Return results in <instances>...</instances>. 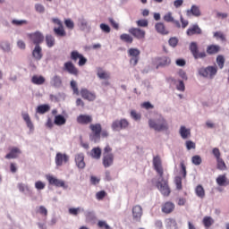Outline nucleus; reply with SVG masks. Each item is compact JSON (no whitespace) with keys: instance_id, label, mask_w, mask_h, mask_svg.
<instances>
[{"instance_id":"f257e3e1","label":"nucleus","mask_w":229,"mask_h":229,"mask_svg":"<svg viewBox=\"0 0 229 229\" xmlns=\"http://www.w3.org/2000/svg\"><path fill=\"white\" fill-rule=\"evenodd\" d=\"M153 167L161 178V181L157 182L158 191L165 196V198L169 197L171 194V188H169V182L166 179H164V167L162 166V159L160 158V156L153 157Z\"/></svg>"},{"instance_id":"f03ea898","label":"nucleus","mask_w":229,"mask_h":229,"mask_svg":"<svg viewBox=\"0 0 229 229\" xmlns=\"http://www.w3.org/2000/svg\"><path fill=\"white\" fill-rule=\"evenodd\" d=\"M149 128H152L156 131H167L169 130V124L164 116L158 115L157 120H148Z\"/></svg>"},{"instance_id":"7ed1b4c3","label":"nucleus","mask_w":229,"mask_h":229,"mask_svg":"<svg viewBox=\"0 0 229 229\" xmlns=\"http://www.w3.org/2000/svg\"><path fill=\"white\" fill-rule=\"evenodd\" d=\"M115 157L114 153H112V147L110 145H106L103 149V157H102V164L104 167L106 169L114 165V160Z\"/></svg>"},{"instance_id":"20e7f679","label":"nucleus","mask_w":229,"mask_h":229,"mask_svg":"<svg viewBox=\"0 0 229 229\" xmlns=\"http://www.w3.org/2000/svg\"><path fill=\"white\" fill-rule=\"evenodd\" d=\"M89 130L91 131L89 140L95 143L99 142L101 140V131L103 130L101 123H90Z\"/></svg>"},{"instance_id":"39448f33","label":"nucleus","mask_w":229,"mask_h":229,"mask_svg":"<svg viewBox=\"0 0 229 229\" xmlns=\"http://www.w3.org/2000/svg\"><path fill=\"white\" fill-rule=\"evenodd\" d=\"M199 76L203 78H209V80H213V78L217 74V66H208V67H201L199 69Z\"/></svg>"},{"instance_id":"423d86ee","label":"nucleus","mask_w":229,"mask_h":229,"mask_svg":"<svg viewBox=\"0 0 229 229\" xmlns=\"http://www.w3.org/2000/svg\"><path fill=\"white\" fill-rule=\"evenodd\" d=\"M190 51L195 60H199V58H207V52H199V49L198 48V43L196 42H191L190 44Z\"/></svg>"},{"instance_id":"0eeeda50","label":"nucleus","mask_w":229,"mask_h":229,"mask_svg":"<svg viewBox=\"0 0 229 229\" xmlns=\"http://www.w3.org/2000/svg\"><path fill=\"white\" fill-rule=\"evenodd\" d=\"M130 126V122L123 118L121 120H115L113 122L111 128L114 131H121V130H126Z\"/></svg>"},{"instance_id":"6e6552de","label":"nucleus","mask_w":229,"mask_h":229,"mask_svg":"<svg viewBox=\"0 0 229 229\" xmlns=\"http://www.w3.org/2000/svg\"><path fill=\"white\" fill-rule=\"evenodd\" d=\"M28 37L35 46H40V44H42L46 38L44 34H42L40 31L30 33L28 34Z\"/></svg>"},{"instance_id":"1a4fd4ad","label":"nucleus","mask_w":229,"mask_h":229,"mask_svg":"<svg viewBox=\"0 0 229 229\" xmlns=\"http://www.w3.org/2000/svg\"><path fill=\"white\" fill-rule=\"evenodd\" d=\"M128 55L131 57L130 59V64L133 66L137 65V64H139V58L140 56V50H139V48H130L128 50Z\"/></svg>"},{"instance_id":"9d476101","label":"nucleus","mask_w":229,"mask_h":229,"mask_svg":"<svg viewBox=\"0 0 229 229\" xmlns=\"http://www.w3.org/2000/svg\"><path fill=\"white\" fill-rule=\"evenodd\" d=\"M129 33L137 40H144L146 38V30L140 28H131L129 29Z\"/></svg>"},{"instance_id":"9b49d317","label":"nucleus","mask_w":229,"mask_h":229,"mask_svg":"<svg viewBox=\"0 0 229 229\" xmlns=\"http://www.w3.org/2000/svg\"><path fill=\"white\" fill-rule=\"evenodd\" d=\"M176 208V205L172 201H165L161 205V212L165 215L173 214L174 209Z\"/></svg>"},{"instance_id":"f8f14e48","label":"nucleus","mask_w":229,"mask_h":229,"mask_svg":"<svg viewBox=\"0 0 229 229\" xmlns=\"http://www.w3.org/2000/svg\"><path fill=\"white\" fill-rule=\"evenodd\" d=\"M64 71H66V72L72 74L73 76H78V74H80V71L71 61L64 63Z\"/></svg>"},{"instance_id":"ddd939ff","label":"nucleus","mask_w":229,"mask_h":229,"mask_svg":"<svg viewBox=\"0 0 229 229\" xmlns=\"http://www.w3.org/2000/svg\"><path fill=\"white\" fill-rule=\"evenodd\" d=\"M167 65H171V58L168 56L156 58V69H158L159 67H167Z\"/></svg>"},{"instance_id":"4468645a","label":"nucleus","mask_w":229,"mask_h":229,"mask_svg":"<svg viewBox=\"0 0 229 229\" xmlns=\"http://www.w3.org/2000/svg\"><path fill=\"white\" fill-rule=\"evenodd\" d=\"M81 96L87 101H96V93L91 92L85 88L81 89Z\"/></svg>"},{"instance_id":"2eb2a0df","label":"nucleus","mask_w":229,"mask_h":229,"mask_svg":"<svg viewBox=\"0 0 229 229\" xmlns=\"http://www.w3.org/2000/svg\"><path fill=\"white\" fill-rule=\"evenodd\" d=\"M47 180L50 183V185H55V187H63V189H65V182L56 179L53 175L47 176Z\"/></svg>"},{"instance_id":"dca6fc26","label":"nucleus","mask_w":229,"mask_h":229,"mask_svg":"<svg viewBox=\"0 0 229 229\" xmlns=\"http://www.w3.org/2000/svg\"><path fill=\"white\" fill-rule=\"evenodd\" d=\"M69 162V156L66 154H62L58 152L55 156V164L58 166L64 165V164H67Z\"/></svg>"},{"instance_id":"f3484780","label":"nucleus","mask_w":229,"mask_h":229,"mask_svg":"<svg viewBox=\"0 0 229 229\" xmlns=\"http://www.w3.org/2000/svg\"><path fill=\"white\" fill-rule=\"evenodd\" d=\"M92 121H93V118H92V115L90 114H80L77 117V123L79 124H84V125L90 124Z\"/></svg>"},{"instance_id":"a211bd4d","label":"nucleus","mask_w":229,"mask_h":229,"mask_svg":"<svg viewBox=\"0 0 229 229\" xmlns=\"http://www.w3.org/2000/svg\"><path fill=\"white\" fill-rule=\"evenodd\" d=\"M75 164L79 169H85V155L83 153L75 155Z\"/></svg>"},{"instance_id":"6ab92c4d","label":"nucleus","mask_w":229,"mask_h":229,"mask_svg":"<svg viewBox=\"0 0 229 229\" xmlns=\"http://www.w3.org/2000/svg\"><path fill=\"white\" fill-rule=\"evenodd\" d=\"M132 217L134 221H140L142 217V207L136 205L132 208Z\"/></svg>"},{"instance_id":"aec40b11","label":"nucleus","mask_w":229,"mask_h":229,"mask_svg":"<svg viewBox=\"0 0 229 229\" xmlns=\"http://www.w3.org/2000/svg\"><path fill=\"white\" fill-rule=\"evenodd\" d=\"M155 30L159 35H169V30L165 27L164 22H157L155 24Z\"/></svg>"},{"instance_id":"412c9836","label":"nucleus","mask_w":229,"mask_h":229,"mask_svg":"<svg viewBox=\"0 0 229 229\" xmlns=\"http://www.w3.org/2000/svg\"><path fill=\"white\" fill-rule=\"evenodd\" d=\"M201 28H199L198 24L192 25L186 31V35H188V37H192V35H201Z\"/></svg>"},{"instance_id":"4be33fe9","label":"nucleus","mask_w":229,"mask_h":229,"mask_svg":"<svg viewBox=\"0 0 229 229\" xmlns=\"http://www.w3.org/2000/svg\"><path fill=\"white\" fill-rule=\"evenodd\" d=\"M32 56L35 60H42V56H44V55L42 54V47L39 45H35L32 51Z\"/></svg>"},{"instance_id":"5701e85b","label":"nucleus","mask_w":229,"mask_h":229,"mask_svg":"<svg viewBox=\"0 0 229 229\" xmlns=\"http://www.w3.org/2000/svg\"><path fill=\"white\" fill-rule=\"evenodd\" d=\"M216 183L219 187H226V185H229V180L228 177H226V174L218 175Z\"/></svg>"},{"instance_id":"b1692460","label":"nucleus","mask_w":229,"mask_h":229,"mask_svg":"<svg viewBox=\"0 0 229 229\" xmlns=\"http://www.w3.org/2000/svg\"><path fill=\"white\" fill-rule=\"evenodd\" d=\"M97 76L99 80H110V72L103 70V68H98Z\"/></svg>"},{"instance_id":"393cba45","label":"nucleus","mask_w":229,"mask_h":229,"mask_svg":"<svg viewBox=\"0 0 229 229\" xmlns=\"http://www.w3.org/2000/svg\"><path fill=\"white\" fill-rule=\"evenodd\" d=\"M101 148L99 147H95L91 149L89 155L91 158H94L95 160H99L101 158Z\"/></svg>"},{"instance_id":"a878e982","label":"nucleus","mask_w":229,"mask_h":229,"mask_svg":"<svg viewBox=\"0 0 229 229\" xmlns=\"http://www.w3.org/2000/svg\"><path fill=\"white\" fill-rule=\"evenodd\" d=\"M67 123V119H65L64 115L57 114L55 116L54 123L55 126H64Z\"/></svg>"},{"instance_id":"bb28decb","label":"nucleus","mask_w":229,"mask_h":229,"mask_svg":"<svg viewBox=\"0 0 229 229\" xmlns=\"http://www.w3.org/2000/svg\"><path fill=\"white\" fill-rule=\"evenodd\" d=\"M19 155H21V149H19V148H13L10 153L5 156V158H7V160L17 158Z\"/></svg>"},{"instance_id":"cd10ccee","label":"nucleus","mask_w":229,"mask_h":229,"mask_svg":"<svg viewBox=\"0 0 229 229\" xmlns=\"http://www.w3.org/2000/svg\"><path fill=\"white\" fill-rule=\"evenodd\" d=\"M221 51V47L219 45H209L207 47L208 55H217Z\"/></svg>"},{"instance_id":"c85d7f7f","label":"nucleus","mask_w":229,"mask_h":229,"mask_svg":"<svg viewBox=\"0 0 229 229\" xmlns=\"http://www.w3.org/2000/svg\"><path fill=\"white\" fill-rule=\"evenodd\" d=\"M54 33L56 37H66L67 32H65V29H64V25H60L59 27L54 28Z\"/></svg>"},{"instance_id":"c756f323","label":"nucleus","mask_w":229,"mask_h":229,"mask_svg":"<svg viewBox=\"0 0 229 229\" xmlns=\"http://www.w3.org/2000/svg\"><path fill=\"white\" fill-rule=\"evenodd\" d=\"M51 110V106L47 104L40 105L37 107L36 112L37 114H44Z\"/></svg>"},{"instance_id":"7c9ffc66","label":"nucleus","mask_w":229,"mask_h":229,"mask_svg":"<svg viewBox=\"0 0 229 229\" xmlns=\"http://www.w3.org/2000/svg\"><path fill=\"white\" fill-rule=\"evenodd\" d=\"M179 133L182 139H189V137H191V129H186L185 126H181Z\"/></svg>"},{"instance_id":"2f4dec72","label":"nucleus","mask_w":229,"mask_h":229,"mask_svg":"<svg viewBox=\"0 0 229 229\" xmlns=\"http://www.w3.org/2000/svg\"><path fill=\"white\" fill-rule=\"evenodd\" d=\"M31 82L34 85H44V83H46V79L43 76L34 75L31 78Z\"/></svg>"},{"instance_id":"473e14b6","label":"nucleus","mask_w":229,"mask_h":229,"mask_svg":"<svg viewBox=\"0 0 229 229\" xmlns=\"http://www.w3.org/2000/svg\"><path fill=\"white\" fill-rule=\"evenodd\" d=\"M21 115H22L23 121H25L27 124V127L30 130H33L34 126H33V123L31 122V118L30 117V114L28 113H23Z\"/></svg>"},{"instance_id":"72a5a7b5","label":"nucleus","mask_w":229,"mask_h":229,"mask_svg":"<svg viewBox=\"0 0 229 229\" xmlns=\"http://www.w3.org/2000/svg\"><path fill=\"white\" fill-rule=\"evenodd\" d=\"M195 194L196 196H198V198H200V199H203V198H205V189L201 184H199L195 188Z\"/></svg>"},{"instance_id":"f704fd0d","label":"nucleus","mask_w":229,"mask_h":229,"mask_svg":"<svg viewBox=\"0 0 229 229\" xmlns=\"http://www.w3.org/2000/svg\"><path fill=\"white\" fill-rule=\"evenodd\" d=\"M188 13H191L194 17H201V10L198 5H192Z\"/></svg>"},{"instance_id":"c9c22d12","label":"nucleus","mask_w":229,"mask_h":229,"mask_svg":"<svg viewBox=\"0 0 229 229\" xmlns=\"http://www.w3.org/2000/svg\"><path fill=\"white\" fill-rule=\"evenodd\" d=\"M120 39L122 42H125L126 44H133V37H131L130 34L123 33L120 35Z\"/></svg>"},{"instance_id":"e433bc0d","label":"nucleus","mask_w":229,"mask_h":229,"mask_svg":"<svg viewBox=\"0 0 229 229\" xmlns=\"http://www.w3.org/2000/svg\"><path fill=\"white\" fill-rule=\"evenodd\" d=\"M45 40H46L47 47H55V37H53V35H47L45 38Z\"/></svg>"},{"instance_id":"4c0bfd02","label":"nucleus","mask_w":229,"mask_h":229,"mask_svg":"<svg viewBox=\"0 0 229 229\" xmlns=\"http://www.w3.org/2000/svg\"><path fill=\"white\" fill-rule=\"evenodd\" d=\"M51 83L54 87H62V79L55 75L53 77Z\"/></svg>"},{"instance_id":"58836bf2","label":"nucleus","mask_w":229,"mask_h":229,"mask_svg":"<svg viewBox=\"0 0 229 229\" xmlns=\"http://www.w3.org/2000/svg\"><path fill=\"white\" fill-rule=\"evenodd\" d=\"M203 225L206 228H210L211 225H214V219L210 216H205L203 218Z\"/></svg>"},{"instance_id":"ea45409f","label":"nucleus","mask_w":229,"mask_h":229,"mask_svg":"<svg viewBox=\"0 0 229 229\" xmlns=\"http://www.w3.org/2000/svg\"><path fill=\"white\" fill-rule=\"evenodd\" d=\"M216 162L217 169H219L220 171H226V164L225 163L223 158L219 157L218 159H216Z\"/></svg>"},{"instance_id":"a19ab883","label":"nucleus","mask_w":229,"mask_h":229,"mask_svg":"<svg viewBox=\"0 0 229 229\" xmlns=\"http://www.w3.org/2000/svg\"><path fill=\"white\" fill-rule=\"evenodd\" d=\"M82 55L80 54V52L74 50V51H72L71 53V60H72L73 62H78V60H80L81 56Z\"/></svg>"},{"instance_id":"79ce46f5","label":"nucleus","mask_w":229,"mask_h":229,"mask_svg":"<svg viewBox=\"0 0 229 229\" xmlns=\"http://www.w3.org/2000/svg\"><path fill=\"white\" fill-rule=\"evenodd\" d=\"M11 23L13 24V26H24V25L28 24V21H26V20H13L11 21Z\"/></svg>"},{"instance_id":"37998d69","label":"nucleus","mask_w":229,"mask_h":229,"mask_svg":"<svg viewBox=\"0 0 229 229\" xmlns=\"http://www.w3.org/2000/svg\"><path fill=\"white\" fill-rule=\"evenodd\" d=\"M191 162L194 165H201V162H203V160L200 156L196 155L191 157Z\"/></svg>"},{"instance_id":"c03bdc74","label":"nucleus","mask_w":229,"mask_h":229,"mask_svg":"<svg viewBox=\"0 0 229 229\" xmlns=\"http://www.w3.org/2000/svg\"><path fill=\"white\" fill-rule=\"evenodd\" d=\"M70 85L72 89L73 90V94H75L76 96H80V89H78V84L76 83V81H72Z\"/></svg>"},{"instance_id":"a18cd8bd","label":"nucleus","mask_w":229,"mask_h":229,"mask_svg":"<svg viewBox=\"0 0 229 229\" xmlns=\"http://www.w3.org/2000/svg\"><path fill=\"white\" fill-rule=\"evenodd\" d=\"M216 64H217L219 69H223V67H225V56L217 55Z\"/></svg>"},{"instance_id":"49530a36","label":"nucleus","mask_w":229,"mask_h":229,"mask_svg":"<svg viewBox=\"0 0 229 229\" xmlns=\"http://www.w3.org/2000/svg\"><path fill=\"white\" fill-rule=\"evenodd\" d=\"M131 119H133L134 121H140L142 115H141L140 113H137V111L131 110Z\"/></svg>"},{"instance_id":"de8ad7c7","label":"nucleus","mask_w":229,"mask_h":229,"mask_svg":"<svg viewBox=\"0 0 229 229\" xmlns=\"http://www.w3.org/2000/svg\"><path fill=\"white\" fill-rule=\"evenodd\" d=\"M174 183L177 191H182V189H183V186L182 185V177L180 176L175 177Z\"/></svg>"},{"instance_id":"09e8293b","label":"nucleus","mask_w":229,"mask_h":229,"mask_svg":"<svg viewBox=\"0 0 229 229\" xmlns=\"http://www.w3.org/2000/svg\"><path fill=\"white\" fill-rule=\"evenodd\" d=\"M137 26H139V28H148L149 22L148 21V20H139L136 21Z\"/></svg>"},{"instance_id":"8fccbe9b","label":"nucleus","mask_w":229,"mask_h":229,"mask_svg":"<svg viewBox=\"0 0 229 229\" xmlns=\"http://www.w3.org/2000/svg\"><path fill=\"white\" fill-rule=\"evenodd\" d=\"M64 24L68 30H74V21L71 19L64 20Z\"/></svg>"},{"instance_id":"3c124183","label":"nucleus","mask_w":229,"mask_h":229,"mask_svg":"<svg viewBox=\"0 0 229 229\" xmlns=\"http://www.w3.org/2000/svg\"><path fill=\"white\" fill-rule=\"evenodd\" d=\"M185 145L188 151H191V149H196V143H194L192 140H187Z\"/></svg>"},{"instance_id":"603ef678","label":"nucleus","mask_w":229,"mask_h":229,"mask_svg":"<svg viewBox=\"0 0 229 229\" xmlns=\"http://www.w3.org/2000/svg\"><path fill=\"white\" fill-rule=\"evenodd\" d=\"M106 197V191H100L96 193V198L98 199V201H101V199H105Z\"/></svg>"},{"instance_id":"864d4df0","label":"nucleus","mask_w":229,"mask_h":229,"mask_svg":"<svg viewBox=\"0 0 229 229\" xmlns=\"http://www.w3.org/2000/svg\"><path fill=\"white\" fill-rule=\"evenodd\" d=\"M164 21L165 22H174V18L173 17V13H168L165 14Z\"/></svg>"},{"instance_id":"5fc2aeb1","label":"nucleus","mask_w":229,"mask_h":229,"mask_svg":"<svg viewBox=\"0 0 229 229\" xmlns=\"http://www.w3.org/2000/svg\"><path fill=\"white\" fill-rule=\"evenodd\" d=\"M181 174L183 178H186L187 176V167L185 166V163L181 162Z\"/></svg>"},{"instance_id":"6e6d98bb","label":"nucleus","mask_w":229,"mask_h":229,"mask_svg":"<svg viewBox=\"0 0 229 229\" xmlns=\"http://www.w3.org/2000/svg\"><path fill=\"white\" fill-rule=\"evenodd\" d=\"M35 187L38 189V191H42L46 189V183H44L42 181H38L35 182Z\"/></svg>"},{"instance_id":"4d7b16f0","label":"nucleus","mask_w":229,"mask_h":229,"mask_svg":"<svg viewBox=\"0 0 229 229\" xmlns=\"http://www.w3.org/2000/svg\"><path fill=\"white\" fill-rule=\"evenodd\" d=\"M35 10L38 13H44V12H46V8L41 4H35Z\"/></svg>"},{"instance_id":"13d9d810","label":"nucleus","mask_w":229,"mask_h":229,"mask_svg":"<svg viewBox=\"0 0 229 229\" xmlns=\"http://www.w3.org/2000/svg\"><path fill=\"white\" fill-rule=\"evenodd\" d=\"M18 189L20 191V192H26V191H30V187H28V185L21 182L18 183Z\"/></svg>"},{"instance_id":"bf43d9fd","label":"nucleus","mask_w":229,"mask_h":229,"mask_svg":"<svg viewBox=\"0 0 229 229\" xmlns=\"http://www.w3.org/2000/svg\"><path fill=\"white\" fill-rule=\"evenodd\" d=\"M45 126L49 130H53V127L55 126V122H53V119L48 117L45 123Z\"/></svg>"},{"instance_id":"052dcab7","label":"nucleus","mask_w":229,"mask_h":229,"mask_svg":"<svg viewBox=\"0 0 229 229\" xmlns=\"http://www.w3.org/2000/svg\"><path fill=\"white\" fill-rule=\"evenodd\" d=\"M168 44H169V46H171V47H176V46H178V38H171L168 40Z\"/></svg>"},{"instance_id":"680f3d73","label":"nucleus","mask_w":229,"mask_h":229,"mask_svg":"<svg viewBox=\"0 0 229 229\" xmlns=\"http://www.w3.org/2000/svg\"><path fill=\"white\" fill-rule=\"evenodd\" d=\"M141 107L145 108L146 110H151V109L155 108V106L150 102L142 103Z\"/></svg>"},{"instance_id":"e2e57ef3","label":"nucleus","mask_w":229,"mask_h":229,"mask_svg":"<svg viewBox=\"0 0 229 229\" xmlns=\"http://www.w3.org/2000/svg\"><path fill=\"white\" fill-rule=\"evenodd\" d=\"M100 30H102L104 33H110L111 31L110 26L105 23L100 24Z\"/></svg>"},{"instance_id":"0e129e2a","label":"nucleus","mask_w":229,"mask_h":229,"mask_svg":"<svg viewBox=\"0 0 229 229\" xmlns=\"http://www.w3.org/2000/svg\"><path fill=\"white\" fill-rule=\"evenodd\" d=\"M69 214H71V216H78V214H80V208H69Z\"/></svg>"},{"instance_id":"69168bd1","label":"nucleus","mask_w":229,"mask_h":229,"mask_svg":"<svg viewBox=\"0 0 229 229\" xmlns=\"http://www.w3.org/2000/svg\"><path fill=\"white\" fill-rule=\"evenodd\" d=\"M98 228L110 229V225H108V224H106L105 221H98Z\"/></svg>"},{"instance_id":"338daca9","label":"nucleus","mask_w":229,"mask_h":229,"mask_svg":"<svg viewBox=\"0 0 229 229\" xmlns=\"http://www.w3.org/2000/svg\"><path fill=\"white\" fill-rule=\"evenodd\" d=\"M38 212V214H41V216H47V209L44 206H40Z\"/></svg>"},{"instance_id":"774afa93","label":"nucleus","mask_w":229,"mask_h":229,"mask_svg":"<svg viewBox=\"0 0 229 229\" xmlns=\"http://www.w3.org/2000/svg\"><path fill=\"white\" fill-rule=\"evenodd\" d=\"M109 22L114 30H119V23H116L113 18H109Z\"/></svg>"}]
</instances>
